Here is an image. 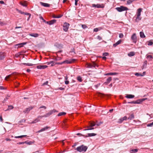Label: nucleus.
<instances>
[{
	"mask_svg": "<svg viewBox=\"0 0 153 153\" xmlns=\"http://www.w3.org/2000/svg\"><path fill=\"white\" fill-rule=\"evenodd\" d=\"M77 79L79 82H81L82 81V77L80 76H79L77 77Z\"/></svg>",
	"mask_w": 153,
	"mask_h": 153,
	"instance_id": "nucleus-33",
	"label": "nucleus"
},
{
	"mask_svg": "<svg viewBox=\"0 0 153 153\" xmlns=\"http://www.w3.org/2000/svg\"><path fill=\"white\" fill-rule=\"evenodd\" d=\"M44 108L45 109H46V107L45 106H40V107H39V108Z\"/></svg>",
	"mask_w": 153,
	"mask_h": 153,
	"instance_id": "nucleus-60",
	"label": "nucleus"
},
{
	"mask_svg": "<svg viewBox=\"0 0 153 153\" xmlns=\"http://www.w3.org/2000/svg\"><path fill=\"white\" fill-rule=\"evenodd\" d=\"M33 107H30L28 108H27L24 111V112L25 113H28L30 111V110L33 109Z\"/></svg>",
	"mask_w": 153,
	"mask_h": 153,
	"instance_id": "nucleus-14",
	"label": "nucleus"
},
{
	"mask_svg": "<svg viewBox=\"0 0 153 153\" xmlns=\"http://www.w3.org/2000/svg\"><path fill=\"white\" fill-rule=\"evenodd\" d=\"M138 151V149H132L130 151V152L131 153H136Z\"/></svg>",
	"mask_w": 153,
	"mask_h": 153,
	"instance_id": "nucleus-21",
	"label": "nucleus"
},
{
	"mask_svg": "<svg viewBox=\"0 0 153 153\" xmlns=\"http://www.w3.org/2000/svg\"><path fill=\"white\" fill-rule=\"evenodd\" d=\"M23 64L29 66H31L33 65L34 64H31V63H23Z\"/></svg>",
	"mask_w": 153,
	"mask_h": 153,
	"instance_id": "nucleus-37",
	"label": "nucleus"
},
{
	"mask_svg": "<svg viewBox=\"0 0 153 153\" xmlns=\"http://www.w3.org/2000/svg\"><path fill=\"white\" fill-rule=\"evenodd\" d=\"M75 60L74 59H71L70 60H65L62 62H56L55 63V64H58V65H62V64L66 63L68 64H70L72 63L73 62H74L75 61Z\"/></svg>",
	"mask_w": 153,
	"mask_h": 153,
	"instance_id": "nucleus-5",
	"label": "nucleus"
},
{
	"mask_svg": "<svg viewBox=\"0 0 153 153\" xmlns=\"http://www.w3.org/2000/svg\"><path fill=\"white\" fill-rule=\"evenodd\" d=\"M102 123V122H101L99 123H97L96 124L94 122H91L89 123L88 126H87V130H90L94 129V128H93L92 127L94 126L95 125H96L97 126H99L100 124Z\"/></svg>",
	"mask_w": 153,
	"mask_h": 153,
	"instance_id": "nucleus-1",
	"label": "nucleus"
},
{
	"mask_svg": "<svg viewBox=\"0 0 153 153\" xmlns=\"http://www.w3.org/2000/svg\"><path fill=\"white\" fill-rule=\"evenodd\" d=\"M142 9L140 8L137 10V11L136 15V19L135 21L136 22H138L141 19V17H140L141 15V12L142 11Z\"/></svg>",
	"mask_w": 153,
	"mask_h": 153,
	"instance_id": "nucleus-2",
	"label": "nucleus"
},
{
	"mask_svg": "<svg viewBox=\"0 0 153 153\" xmlns=\"http://www.w3.org/2000/svg\"><path fill=\"white\" fill-rule=\"evenodd\" d=\"M26 142H19L18 143V144H24L25 143H26Z\"/></svg>",
	"mask_w": 153,
	"mask_h": 153,
	"instance_id": "nucleus-54",
	"label": "nucleus"
},
{
	"mask_svg": "<svg viewBox=\"0 0 153 153\" xmlns=\"http://www.w3.org/2000/svg\"><path fill=\"white\" fill-rule=\"evenodd\" d=\"M43 116H39L38 117L37 119H41L42 117H42Z\"/></svg>",
	"mask_w": 153,
	"mask_h": 153,
	"instance_id": "nucleus-63",
	"label": "nucleus"
},
{
	"mask_svg": "<svg viewBox=\"0 0 153 153\" xmlns=\"http://www.w3.org/2000/svg\"><path fill=\"white\" fill-rule=\"evenodd\" d=\"M131 39L133 42L136 43L137 41V37L135 33H134L131 36Z\"/></svg>",
	"mask_w": 153,
	"mask_h": 153,
	"instance_id": "nucleus-8",
	"label": "nucleus"
},
{
	"mask_svg": "<svg viewBox=\"0 0 153 153\" xmlns=\"http://www.w3.org/2000/svg\"><path fill=\"white\" fill-rule=\"evenodd\" d=\"M121 40L120 39V40H119V41H118L116 43L118 45L119 44H120L121 42Z\"/></svg>",
	"mask_w": 153,
	"mask_h": 153,
	"instance_id": "nucleus-51",
	"label": "nucleus"
},
{
	"mask_svg": "<svg viewBox=\"0 0 153 153\" xmlns=\"http://www.w3.org/2000/svg\"><path fill=\"white\" fill-rule=\"evenodd\" d=\"M92 6L93 7H97V8H103L104 7L103 4L100 5L99 4H92Z\"/></svg>",
	"mask_w": 153,
	"mask_h": 153,
	"instance_id": "nucleus-9",
	"label": "nucleus"
},
{
	"mask_svg": "<svg viewBox=\"0 0 153 153\" xmlns=\"http://www.w3.org/2000/svg\"><path fill=\"white\" fill-rule=\"evenodd\" d=\"M76 134L77 135L79 136H84V137H86V136H85V135L83 134H81V133H77Z\"/></svg>",
	"mask_w": 153,
	"mask_h": 153,
	"instance_id": "nucleus-36",
	"label": "nucleus"
},
{
	"mask_svg": "<svg viewBox=\"0 0 153 153\" xmlns=\"http://www.w3.org/2000/svg\"><path fill=\"white\" fill-rule=\"evenodd\" d=\"M69 82L68 81L66 80L65 81V83L66 85L68 84L69 83Z\"/></svg>",
	"mask_w": 153,
	"mask_h": 153,
	"instance_id": "nucleus-61",
	"label": "nucleus"
},
{
	"mask_svg": "<svg viewBox=\"0 0 153 153\" xmlns=\"http://www.w3.org/2000/svg\"><path fill=\"white\" fill-rule=\"evenodd\" d=\"M0 120L2 122L3 120L2 118L1 115L0 116Z\"/></svg>",
	"mask_w": 153,
	"mask_h": 153,
	"instance_id": "nucleus-59",
	"label": "nucleus"
},
{
	"mask_svg": "<svg viewBox=\"0 0 153 153\" xmlns=\"http://www.w3.org/2000/svg\"><path fill=\"white\" fill-rule=\"evenodd\" d=\"M39 121V120L37 118L35 119L34 121H33L34 122H35V123H36L37 122H38Z\"/></svg>",
	"mask_w": 153,
	"mask_h": 153,
	"instance_id": "nucleus-57",
	"label": "nucleus"
},
{
	"mask_svg": "<svg viewBox=\"0 0 153 153\" xmlns=\"http://www.w3.org/2000/svg\"><path fill=\"white\" fill-rule=\"evenodd\" d=\"M17 10L21 14H24L25 15V13H25L24 12H22L21 10H19L18 9H17Z\"/></svg>",
	"mask_w": 153,
	"mask_h": 153,
	"instance_id": "nucleus-39",
	"label": "nucleus"
},
{
	"mask_svg": "<svg viewBox=\"0 0 153 153\" xmlns=\"http://www.w3.org/2000/svg\"><path fill=\"white\" fill-rule=\"evenodd\" d=\"M0 25L2 26L3 25H4V23L3 22L0 21Z\"/></svg>",
	"mask_w": 153,
	"mask_h": 153,
	"instance_id": "nucleus-56",
	"label": "nucleus"
},
{
	"mask_svg": "<svg viewBox=\"0 0 153 153\" xmlns=\"http://www.w3.org/2000/svg\"><path fill=\"white\" fill-rule=\"evenodd\" d=\"M97 134H96L92 133H88V136H87V137H91L94 136L96 135Z\"/></svg>",
	"mask_w": 153,
	"mask_h": 153,
	"instance_id": "nucleus-25",
	"label": "nucleus"
},
{
	"mask_svg": "<svg viewBox=\"0 0 153 153\" xmlns=\"http://www.w3.org/2000/svg\"><path fill=\"white\" fill-rule=\"evenodd\" d=\"M69 25H70L68 23L66 22H65L63 26V30L65 32L67 31L69 28Z\"/></svg>",
	"mask_w": 153,
	"mask_h": 153,
	"instance_id": "nucleus-7",
	"label": "nucleus"
},
{
	"mask_svg": "<svg viewBox=\"0 0 153 153\" xmlns=\"http://www.w3.org/2000/svg\"><path fill=\"white\" fill-rule=\"evenodd\" d=\"M134 116L133 114H131L129 117H128V119H129L130 120H131L134 119Z\"/></svg>",
	"mask_w": 153,
	"mask_h": 153,
	"instance_id": "nucleus-23",
	"label": "nucleus"
},
{
	"mask_svg": "<svg viewBox=\"0 0 153 153\" xmlns=\"http://www.w3.org/2000/svg\"><path fill=\"white\" fill-rule=\"evenodd\" d=\"M62 15H60L58 16H57V18H59L61 17L62 16Z\"/></svg>",
	"mask_w": 153,
	"mask_h": 153,
	"instance_id": "nucleus-62",
	"label": "nucleus"
},
{
	"mask_svg": "<svg viewBox=\"0 0 153 153\" xmlns=\"http://www.w3.org/2000/svg\"><path fill=\"white\" fill-rule=\"evenodd\" d=\"M147 63V61L146 60L144 61V63L143 64V66H142V69H143L144 68H145L146 67Z\"/></svg>",
	"mask_w": 153,
	"mask_h": 153,
	"instance_id": "nucleus-22",
	"label": "nucleus"
},
{
	"mask_svg": "<svg viewBox=\"0 0 153 153\" xmlns=\"http://www.w3.org/2000/svg\"><path fill=\"white\" fill-rule=\"evenodd\" d=\"M25 142H26V143H26V144H27L28 145H31L32 143V142L31 141H29V142H28L27 141H25Z\"/></svg>",
	"mask_w": 153,
	"mask_h": 153,
	"instance_id": "nucleus-48",
	"label": "nucleus"
},
{
	"mask_svg": "<svg viewBox=\"0 0 153 153\" xmlns=\"http://www.w3.org/2000/svg\"><path fill=\"white\" fill-rule=\"evenodd\" d=\"M56 22V20L55 19H53L50 21V24L49 25H51L55 23Z\"/></svg>",
	"mask_w": 153,
	"mask_h": 153,
	"instance_id": "nucleus-27",
	"label": "nucleus"
},
{
	"mask_svg": "<svg viewBox=\"0 0 153 153\" xmlns=\"http://www.w3.org/2000/svg\"><path fill=\"white\" fill-rule=\"evenodd\" d=\"M117 74L116 73H110L106 74V75H115Z\"/></svg>",
	"mask_w": 153,
	"mask_h": 153,
	"instance_id": "nucleus-30",
	"label": "nucleus"
},
{
	"mask_svg": "<svg viewBox=\"0 0 153 153\" xmlns=\"http://www.w3.org/2000/svg\"><path fill=\"white\" fill-rule=\"evenodd\" d=\"M20 4L21 5H22L24 7H26L27 6V5L25 2H20Z\"/></svg>",
	"mask_w": 153,
	"mask_h": 153,
	"instance_id": "nucleus-38",
	"label": "nucleus"
},
{
	"mask_svg": "<svg viewBox=\"0 0 153 153\" xmlns=\"http://www.w3.org/2000/svg\"><path fill=\"white\" fill-rule=\"evenodd\" d=\"M116 9L119 12L128 10V9L127 7L123 6H120V7H116Z\"/></svg>",
	"mask_w": 153,
	"mask_h": 153,
	"instance_id": "nucleus-4",
	"label": "nucleus"
},
{
	"mask_svg": "<svg viewBox=\"0 0 153 153\" xmlns=\"http://www.w3.org/2000/svg\"><path fill=\"white\" fill-rule=\"evenodd\" d=\"M25 121V119H22L19 122V123H24Z\"/></svg>",
	"mask_w": 153,
	"mask_h": 153,
	"instance_id": "nucleus-49",
	"label": "nucleus"
},
{
	"mask_svg": "<svg viewBox=\"0 0 153 153\" xmlns=\"http://www.w3.org/2000/svg\"><path fill=\"white\" fill-rule=\"evenodd\" d=\"M61 59V58H59V57H58V58H55V59L56 60H59V59Z\"/></svg>",
	"mask_w": 153,
	"mask_h": 153,
	"instance_id": "nucleus-64",
	"label": "nucleus"
},
{
	"mask_svg": "<svg viewBox=\"0 0 153 153\" xmlns=\"http://www.w3.org/2000/svg\"><path fill=\"white\" fill-rule=\"evenodd\" d=\"M48 67L47 65H37L36 68L38 69H44Z\"/></svg>",
	"mask_w": 153,
	"mask_h": 153,
	"instance_id": "nucleus-11",
	"label": "nucleus"
},
{
	"mask_svg": "<svg viewBox=\"0 0 153 153\" xmlns=\"http://www.w3.org/2000/svg\"><path fill=\"white\" fill-rule=\"evenodd\" d=\"M8 108L6 110H5V111L10 110L13 109L14 108L13 106L12 105H8Z\"/></svg>",
	"mask_w": 153,
	"mask_h": 153,
	"instance_id": "nucleus-26",
	"label": "nucleus"
},
{
	"mask_svg": "<svg viewBox=\"0 0 153 153\" xmlns=\"http://www.w3.org/2000/svg\"><path fill=\"white\" fill-rule=\"evenodd\" d=\"M136 102L137 103L136 104H139L141 102V101L140 100H137L136 101Z\"/></svg>",
	"mask_w": 153,
	"mask_h": 153,
	"instance_id": "nucleus-46",
	"label": "nucleus"
},
{
	"mask_svg": "<svg viewBox=\"0 0 153 153\" xmlns=\"http://www.w3.org/2000/svg\"><path fill=\"white\" fill-rule=\"evenodd\" d=\"M10 97V96H7V97H6L4 99V101L2 102V103H4L8 99L9 97Z\"/></svg>",
	"mask_w": 153,
	"mask_h": 153,
	"instance_id": "nucleus-35",
	"label": "nucleus"
},
{
	"mask_svg": "<svg viewBox=\"0 0 153 153\" xmlns=\"http://www.w3.org/2000/svg\"><path fill=\"white\" fill-rule=\"evenodd\" d=\"M41 4L45 7H49L50 6V5L49 4L45 3L42 2H40Z\"/></svg>",
	"mask_w": 153,
	"mask_h": 153,
	"instance_id": "nucleus-19",
	"label": "nucleus"
},
{
	"mask_svg": "<svg viewBox=\"0 0 153 153\" xmlns=\"http://www.w3.org/2000/svg\"><path fill=\"white\" fill-rule=\"evenodd\" d=\"M66 114V113L65 112H60L57 115L58 116H60L62 115H64Z\"/></svg>",
	"mask_w": 153,
	"mask_h": 153,
	"instance_id": "nucleus-29",
	"label": "nucleus"
},
{
	"mask_svg": "<svg viewBox=\"0 0 153 153\" xmlns=\"http://www.w3.org/2000/svg\"><path fill=\"white\" fill-rule=\"evenodd\" d=\"M135 75L137 76H143V75H142L140 73H136L135 74Z\"/></svg>",
	"mask_w": 153,
	"mask_h": 153,
	"instance_id": "nucleus-40",
	"label": "nucleus"
},
{
	"mask_svg": "<svg viewBox=\"0 0 153 153\" xmlns=\"http://www.w3.org/2000/svg\"><path fill=\"white\" fill-rule=\"evenodd\" d=\"M82 27L83 29H85L86 28V25H82Z\"/></svg>",
	"mask_w": 153,
	"mask_h": 153,
	"instance_id": "nucleus-55",
	"label": "nucleus"
},
{
	"mask_svg": "<svg viewBox=\"0 0 153 153\" xmlns=\"http://www.w3.org/2000/svg\"><path fill=\"white\" fill-rule=\"evenodd\" d=\"M153 125V122L151 123L148 124L147 125V126L148 127H151Z\"/></svg>",
	"mask_w": 153,
	"mask_h": 153,
	"instance_id": "nucleus-43",
	"label": "nucleus"
},
{
	"mask_svg": "<svg viewBox=\"0 0 153 153\" xmlns=\"http://www.w3.org/2000/svg\"><path fill=\"white\" fill-rule=\"evenodd\" d=\"M48 83V81H47L45 82H44V83H43L42 85V86H44L45 85H47Z\"/></svg>",
	"mask_w": 153,
	"mask_h": 153,
	"instance_id": "nucleus-47",
	"label": "nucleus"
},
{
	"mask_svg": "<svg viewBox=\"0 0 153 153\" xmlns=\"http://www.w3.org/2000/svg\"><path fill=\"white\" fill-rule=\"evenodd\" d=\"M123 36H123V34L122 33H120L119 34V37L120 38H123Z\"/></svg>",
	"mask_w": 153,
	"mask_h": 153,
	"instance_id": "nucleus-44",
	"label": "nucleus"
},
{
	"mask_svg": "<svg viewBox=\"0 0 153 153\" xmlns=\"http://www.w3.org/2000/svg\"><path fill=\"white\" fill-rule=\"evenodd\" d=\"M137 103V102H136V101H132L131 102H128L129 103H130V104H132V103H133V104H136Z\"/></svg>",
	"mask_w": 153,
	"mask_h": 153,
	"instance_id": "nucleus-53",
	"label": "nucleus"
},
{
	"mask_svg": "<svg viewBox=\"0 0 153 153\" xmlns=\"http://www.w3.org/2000/svg\"><path fill=\"white\" fill-rule=\"evenodd\" d=\"M97 39H98L99 40H102V37H101L100 36H97Z\"/></svg>",
	"mask_w": 153,
	"mask_h": 153,
	"instance_id": "nucleus-50",
	"label": "nucleus"
},
{
	"mask_svg": "<svg viewBox=\"0 0 153 153\" xmlns=\"http://www.w3.org/2000/svg\"><path fill=\"white\" fill-rule=\"evenodd\" d=\"M148 42V45H151L153 44V42L151 41H150Z\"/></svg>",
	"mask_w": 153,
	"mask_h": 153,
	"instance_id": "nucleus-42",
	"label": "nucleus"
},
{
	"mask_svg": "<svg viewBox=\"0 0 153 153\" xmlns=\"http://www.w3.org/2000/svg\"><path fill=\"white\" fill-rule=\"evenodd\" d=\"M140 37L141 38H145V35L144 33L143 32H140Z\"/></svg>",
	"mask_w": 153,
	"mask_h": 153,
	"instance_id": "nucleus-28",
	"label": "nucleus"
},
{
	"mask_svg": "<svg viewBox=\"0 0 153 153\" xmlns=\"http://www.w3.org/2000/svg\"><path fill=\"white\" fill-rule=\"evenodd\" d=\"M102 29V28L101 27H99L98 28H95L94 29V32H97L99 30H100Z\"/></svg>",
	"mask_w": 153,
	"mask_h": 153,
	"instance_id": "nucleus-31",
	"label": "nucleus"
},
{
	"mask_svg": "<svg viewBox=\"0 0 153 153\" xmlns=\"http://www.w3.org/2000/svg\"><path fill=\"white\" fill-rule=\"evenodd\" d=\"M51 128L50 127H48V126H46V127L42 128L41 129H40L39 131H37V132H39V133H40V132H41L42 131H45L47 129H48L49 128Z\"/></svg>",
	"mask_w": 153,
	"mask_h": 153,
	"instance_id": "nucleus-12",
	"label": "nucleus"
},
{
	"mask_svg": "<svg viewBox=\"0 0 153 153\" xmlns=\"http://www.w3.org/2000/svg\"><path fill=\"white\" fill-rule=\"evenodd\" d=\"M5 56V53L3 52H0V60H2L4 59Z\"/></svg>",
	"mask_w": 153,
	"mask_h": 153,
	"instance_id": "nucleus-13",
	"label": "nucleus"
},
{
	"mask_svg": "<svg viewBox=\"0 0 153 153\" xmlns=\"http://www.w3.org/2000/svg\"><path fill=\"white\" fill-rule=\"evenodd\" d=\"M146 58L148 60L151 61L152 60L153 57L152 55H149L147 56Z\"/></svg>",
	"mask_w": 153,
	"mask_h": 153,
	"instance_id": "nucleus-20",
	"label": "nucleus"
},
{
	"mask_svg": "<svg viewBox=\"0 0 153 153\" xmlns=\"http://www.w3.org/2000/svg\"><path fill=\"white\" fill-rule=\"evenodd\" d=\"M56 112H58V111L55 109L51 110L49 112L46 114L45 115H43L42 117H48L51 115L53 113H55Z\"/></svg>",
	"mask_w": 153,
	"mask_h": 153,
	"instance_id": "nucleus-6",
	"label": "nucleus"
},
{
	"mask_svg": "<svg viewBox=\"0 0 153 153\" xmlns=\"http://www.w3.org/2000/svg\"><path fill=\"white\" fill-rule=\"evenodd\" d=\"M75 150L79 152H85L86 151V146L82 145L78 147Z\"/></svg>",
	"mask_w": 153,
	"mask_h": 153,
	"instance_id": "nucleus-3",
	"label": "nucleus"
},
{
	"mask_svg": "<svg viewBox=\"0 0 153 153\" xmlns=\"http://www.w3.org/2000/svg\"><path fill=\"white\" fill-rule=\"evenodd\" d=\"M25 15L29 16L27 19V20H29V19H30V16H31V14L29 13H25Z\"/></svg>",
	"mask_w": 153,
	"mask_h": 153,
	"instance_id": "nucleus-41",
	"label": "nucleus"
},
{
	"mask_svg": "<svg viewBox=\"0 0 153 153\" xmlns=\"http://www.w3.org/2000/svg\"><path fill=\"white\" fill-rule=\"evenodd\" d=\"M127 119V117L126 116H125L122 118V119L123 120H126Z\"/></svg>",
	"mask_w": 153,
	"mask_h": 153,
	"instance_id": "nucleus-45",
	"label": "nucleus"
},
{
	"mask_svg": "<svg viewBox=\"0 0 153 153\" xmlns=\"http://www.w3.org/2000/svg\"><path fill=\"white\" fill-rule=\"evenodd\" d=\"M27 43V42H23L22 43H19L16 45L18 46V48H21L23 46V45L26 44Z\"/></svg>",
	"mask_w": 153,
	"mask_h": 153,
	"instance_id": "nucleus-17",
	"label": "nucleus"
},
{
	"mask_svg": "<svg viewBox=\"0 0 153 153\" xmlns=\"http://www.w3.org/2000/svg\"><path fill=\"white\" fill-rule=\"evenodd\" d=\"M29 35L34 37H37L39 36V34L37 33H32L30 34Z\"/></svg>",
	"mask_w": 153,
	"mask_h": 153,
	"instance_id": "nucleus-16",
	"label": "nucleus"
},
{
	"mask_svg": "<svg viewBox=\"0 0 153 153\" xmlns=\"http://www.w3.org/2000/svg\"><path fill=\"white\" fill-rule=\"evenodd\" d=\"M40 19H41L42 20L43 22H46V21L41 16L40 17Z\"/></svg>",
	"mask_w": 153,
	"mask_h": 153,
	"instance_id": "nucleus-58",
	"label": "nucleus"
},
{
	"mask_svg": "<svg viewBox=\"0 0 153 153\" xmlns=\"http://www.w3.org/2000/svg\"><path fill=\"white\" fill-rule=\"evenodd\" d=\"M128 55L129 56H132L134 55L135 53L133 52H131L128 53Z\"/></svg>",
	"mask_w": 153,
	"mask_h": 153,
	"instance_id": "nucleus-24",
	"label": "nucleus"
},
{
	"mask_svg": "<svg viewBox=\"0 0 153 153\" xmlns=\"http://www.w3.org/2000/svg\"><path fill=\"white\" fill-rule=\"evenodd\" d=\"M134 1V0H128L127 1V4H130Z\"/></svg>",
	"mask_w": 153,
	"mask_h": 153,
	"instance_id": "nucleus-34",
	"label": "nucleus"
},
{
	"mask_svg": "<svg viewBox=\"0 0 153 153\" xmlns=\"http://www.w3.org/2000/svg\"><path fill=\"white\" fill-rule=\"evenodd\" d=\"M103 55L105 56H106L108 55V53H106V52L105 53H103Z\"/></svg>",
	"mask_w": 153,
	"mask_h": 153,
	"instance_id": "nucleus-52",
	"label": "nucleus"
},
{
	"mask_svg": "<svg viewBox=\"0 0 153 153\" xmlns=\"http://www.w3.org/2000/svg\"><path fill=\"white\" fill-rule=\"evenodd\" d=\"M111 77H109L107 79L106 81L104 83V84L107 85L111 82Z\"/></svg>",
	"mask_w": 153,
	"mask_h": 153,
	"instance_id": "nucleus-15",
	"label": "nucleus"
},
{
	"mask_svg": "<svg viewBox=\"0 0 153 153\" xmlns=\"http://www.w3.org/2000/svg\"><path fill=\"white\" fill-rule=\"evenodd\" d=\"M26 135H21L20 136H15V138H22L24 137H27Z\"/></svg>",
	"mask_w": 153,
	"mask_h": 153,
	"instance_id": "nucleus-32",
	"label": "nucleus"
},
{
	"mask_svg": "<svg viewBox=\"0 0 153 153\" xmlns=\"http://www.w3.org/2000/svg\"><path fill=\"white\" fill-rule=\"evenodd\" d=\"M126 97L128 99H131L134 98V96L132 94H128L126 96Z\"/></svg>",
	"mask_w": 153,
	"mask_h": 153,
	"instance_id": "nucleus-18",
	"label": "nucleus"
},
{
	"mask_svg": "<svg viewBox=\"0 0 153 153\" xmlns=\"http://www.w3.org/2000/svg\"><path fill=\"white\" fill-rule=\"evenodd\" d=\"M87 65L88 67H89V68H91V67H93L94 68H96V67H98V65L94 62L93 63L92 65L88 64L87 63Z\"/></svg>",
	"mask_w": 153,
	"mask_h": 153,
	"instance_id": "nucleus-10",
	"label": "nucleus"
}]
</instances>
